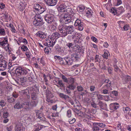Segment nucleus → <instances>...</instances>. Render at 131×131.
Wrapping results in <instances>:
<instances>
[{
  "instance_id": "obj_16",
  "label": "nucleus",
  "mask_w": 131,
  "mask_h": 131,
  "mask_svg": "<svg viewBox=\"0 0 131 131\" xmlns=\"http://www.w3.org/2000/svg\"><path fill=\"white\" fill-rule=\"evenodd\" d=\"M45 1L48 5L51 6L55 5L57 2V0H45Z\"/></svg>"
},
{
  "instance_id": "obj_57",
  "label": "nucleus",
  "mask_w": 131,
  "mask_h": 131,
  "mask_svg": "<svg viewBox=\"0 0 131 131\" xmlns=\"http://www.w3.org/2000/svg\"><path fill=\"white\" fill-rule=\"evenodd\" d=\"M77 90L79 91H82L83 90V88L81 86H78L77 87Z\"/></svg>"
},
{
  "instance_id": "obj_10",
  "label": "nucleus",
  "mask_w": 131,
  "mask_h": 131,
  "mask_svg": "<svg viewBox=\"0 0 131 131\" xmlns=\"http://www.w3.org/2000/svg\"><path fill=\"white\" fill-rule=\"evenodd\" d=\"M7 62L4 60L0 61V71L4 70L7 68Z\"/></svg>"
},
{
  "instance_id": "obj_50",
  "label": "nucleus",
  "mask_w": 131,
  "mask_h": 131,
  "mask_svg": "<svg viewBox=\"0 0 131 131\" xmlns=\"http://www.w3.org/2000/svg\"><path fill=\"white\" fill-rule=\"evenodd\" d=\"M100 68L102 69L105 70L106 69V67L105 65L104 64H101L100 65Z\"/></svg>"
},
{
  "instance_id": "obj_2",
  "label": "nucleus",
  "mask_w": 131,
  "mask_h": 131,
  "mask_svg": "<svg viewBox=\"0 0 131 131\" xmlns=\"http://www.w3.org/2000/svg\"><path fill=\"white\" fill-rule=\"evenodd\" d=\"M66 36L68 34L72 38H74L75 37L74 35L75 32L74 31V28L72 25H70L66 26Z\"/></svg>"
},
{
  "instance_id": "obj_27",
  "label": "nucleus",
  "mask_w": 131,
  "mask_h": 131,
  "mask_svg": "<svg viewBox=\"0 0 131 131\" xmlns=\"http://www.w3.org/2000/svg\"><path fill=\"white\" fill-rule=\"evenodd\" d=\"M78 116L82 117H85L87 118V115L85 114L84 113L81 112L80 111H79L78 110Z\"/></svg>"
},
{
  "instance_id": "obj_21",
  "label": "nucleus",
  "mask_w": 131,
  "mask_h": 131,
  "mask_svg": "<svg viewBox=\"0 0 131 131\" xmlns=\"http://www.w3.org/2000/svg\"><path fill=\"white\" fill-rule=\"evenodd\" d=\"M58 10L60 12H64L66 10V6L63 4H61L58 8Z\"/></svg>"
},
{
  "instance_id": "obj_53",
  "label": "nucleus",
  "mask_w": 131,
  "mask_h": 131,
  "mask_svg": "<svg viewBox=\"0 0 131 131\" xmlns=\"http://www.w3.org/2000/svg\"><path fill=\"white\" fill-rule=\"evenodd\" d=\"M103 88L105 89L103 90V93L105 94H107L108 92V88H106L105 89L103 87Z\"/></svg>"
},
{
  "instance_id": "obj_17",
  "label": "nucleus",
  "mask_w": 131,
  "mask_h": 131,
  "mask_svg": "<svg viewBox=\"0 0 131 131\" xmlns=\"http://www.w3.org/2000/svg\"><path fill=\"white\" fill-rule=\"evenodd\" d=\"M64 60L65 61L64 65L69 66L72 64L73 60L71 58L68 57H65L64 58Z\"/></svg>"
},
{
  "instance_id": "obj_42",
  "label": "nucleus",
  "mask_w": 131,
  "mask_h": 131,
  "mask_svg": "<svg viewBox=\"0 0 131 131\" xmlns=\"http://www.w3.org/2000/svg\"><path fill=\"white\" fill-rule=\"evenodd\" d=\"M21 49L23 51H25L28 50L27 47L25 45H23L21 47Z\"/></svg>"
},
{
  "instance_id": "obj_11",
  "label": "nucleus",
  "mask_w": 131,
  "mask_h": 131,
  "mask_svg": "<svg viewBox=\"0 0 131 131\" xmlns=\"http://www.w3.org/2000/svg\"><path fill=\"white\" fill-rule=\"evenodd\" d=\"M0 45L2 46V47L5 49L7 46H9V44L8 43L7 39V37H5L4 38V40L0 42Z\"/></svg>"
},
{
  "instance_id": "obj_35",
  "label": "nucleus",
  "mask_w": 131,
  "mask_h": 131,
  "mask_svg": "<svg viewBox=\"0 0 131 131\" xmlns=\"http://www.w3.org/2000/svg\"><path fill=\"white\" fill-rule=\"evenodd\" d=\"M71 58L73 59L79 58V54L76 53H73L71 55Z\"/></svg>"
},
{
  "instance_id": "obj_40",
  "label": "nucleus",
  "mask_w": 131,
  "mask_h": 131,
  "mask_svg": "<svg viewBox=\"0 0 131 131\" xmlns=\"http://www.w3.org/2000/svg\"><path fill=\"white\" fill-rule=\"evenodd\" d=\"M0 34L1 35L4 36L6 34V31L4 29L2 28L0 30Z\"/></svg>"
},
{
  "instance_id": "obj_13",
  "label": "nucleus",
  "mask_w": 131,
  "mask_h": 131,
  "mask_svg": "<svg viewBox=\"0 0 131 131\" xmlns=\"http://www.w3.org/2000/svg\"><path fill=\"white\" fill-rule=\"evenodd\" d=\"M110 109L112 111H114L118 108L119 106L117 103H111L110 105Z\"/></svg>"
},
{
  "instance_id": "obj_60",
  "label": "nucleus",
  "mask_w": 131,
  "mask_h": 131,
  "mask_svg": "<svg viewBox=\"0 0 131 131\" xmlns=\"http://www.w3.org/2000/svg\"><path fill=\"white\" fill-rule=\"evenodd\" d=\"M99 55H96L95 57V62H98L99 60L100 59L99 58Z\"/></svg>"
},
{
  "instance_id": "obj_15",
  "label": "nucleus",
  "mask_w": 131,
  "mask_h": 131,
  "mask_svg": "<svg viewBox=\"0 0 131 131\" xmlns=\"http://www.w3.org/2000/svg\"><path fill=\"white\" fill-rule=\"evenodd\" d=\"M37 36L41 38H45L47 36V34L45 32L39 31L36 33Z\"/></svg>"
},
{
  "instance_id": "obj_7",
  "label": "nucleus",
  "mask_w": 131,
  "mask_h": 131,
  "mask_svg": "<svg viewBox=\"0 0 131 131\" xmlns=\"http://www.w3.org/2000/svg\"><path fill=\"white\" fill-rule=\"evenodd\" d=\"M54 83H56V85L58 87H64V84L63 83L62 80H60L59 78H56L54 79Z\"/></svg>"
},
{
  "instance_id": "obj_8",
  "label": "nucleus",
  "mask_w": 131,
  "mask_h": 131,
  "mask_svg": "<svg viewBox=\"0 0 131 131\" xmlns=\"http://www.w3.org/2000/svg\"><path fill=\"white\" fill-rule=\"evenodd\" d=\"M72 18H71L70 16H68L67 15H65L61 19V21L67 24L69 23L72 20Z\"/></svg>"
},
{
  "instance_id": "obj_46",
  "label": "nucleus",
  "mask_w": 131,
  "mask_h": 131,
  "mask_svg": "<svg viewBox=\"0 0 131 131\" xmlns=\"http://www.w3.org/2000/svg\"><path fill=\"white\" fill-rule=\"evenodd\" d=\"M75 121V118H73L69 119V122L70 124H73Z\"/></svg>"
},
{
  "instance_id": "obj_51",
  "label": "nucleus",
  "mask_w": 131,
  "mask_h": 131,
  "mask_svg": "<svg viewBox=\"0 0 131 131\" xmlns=\"http://www.w3.org/2000/svg\"><path fill=\"white\" fill-rule=\"evenodd\" d=\"M67 116L69 117H70L71 116V111L70 110H68L67 111Z\"/></svg>"
},
{
  "instance_id": "obj_58",
  "label": "nucleus",
  "mask_w": 131,
  "mask_h": 131,
  "mask_svg": "<svg viewBox=\"0 0 131 131\" xmlns=\"http://www.w3.org/2000/svg\"><path fill=\"white\" fill-rule=\"evenodd\" d=\"M88 11H86V13L87 14H88L89 15H92V10H91L90 9L88 8Z\"/></svg>"
},
{
  "instance_id": "obj_9",
  "label": "nucleus",
  "mask_w": 131,
  "mask_h": 131,
  "mask_svg": "<svg viewBox=\"0 0 131 131\" xmlns=\"http://www.w3.org/2000/svg\"><path fill=\"white\" fill-rule=\"evenodd\" d=\"M56 41V40L55 39L52 40L50 38V40L47 41V42L45 43L44 45L46 46L52 47L54 45Z\"/></svg>"
},
{
  "instance_id": "obj_48",
  "label": "nucleus",
  "mask_w": 131,
  "mask_h": 131,
  "mask_svg": "<svg viewBox=\"0 0 131 131\" xmlns=\"http://www.w3.org/2000/svg\"><path fill=\"white\" fill-rule=\"evenodd\" d=\"M108 52H105L103 55V57L104 58L107 59L108 56Z\"/></svg>"
},
{
  "instance_id": "obj_61",
  "label": "nucleus",
  "mask_w": 131,
  "mask_h": 131,
  "mask_svg": "<svg viewBox=\"0 0 131 131\" xmlns=\"http://www.w3.org/2000/svg\"><path fill=\"white\" fill-rule=\"evenodd\" d=\"M79 10L80 12H82L85 9L84 7L83 6H80L79 7Z\"/></svg>"
},
{
  "instance_id": "obj_3",
  "label": "nucleus",
  "mask_w": 131,
  "mask_h": 131,
  "mask_svg": "<svg viewBox=\"0 0 131 131\" xmlns=\"http://www.w3.org/2000/svg\"><path fill=\"white\" fill-rule=\"evenodd\" d=\"M30 70L28 69L22 68L20 67L17 68L15 70V72L16 74L21 75H26L30 72Z\"/></svg>"
},
{
  "instance_id": "obj_36",
  "label": "nucleus",
  "mask_w": 131,
  "mask_h": 131,
  "mask_svg": "<svg viewBox=\"0 0 131 131\" xmlns=\"http://www.w3.org/2000/svg\"><path fill=\"white\" fill-rule=\"evenodd\" d=\"M113 67L114 68V70L116 72L118 73H119L121 72V70L119 68L116 64L113 65Z\"/></svg>"
},
{
  "instance_id": "obj_64",
  "label": "nucleus",
  "mask_w": 131,
  "mask_h": 131,
  "mask_svg": "<svg viewBox=\"0 0 131 131\" xmlns=\"http://www.w3.org/2000/svg\"><path fill=\"white\" fill-rule=\"evenodd\" d=\"M63 98L67 101H68V100H69V99H70V97L66 95H64Z\"/></svg>"
},
{
  "instance_id": "obj_4",
  "label": "nucleus",
  "mask_w": 131,
  "mask_h": 131,
  "mask_svg": "<svg viewBox=\"0 0 131 131\" xmlns=\"http://www.w3.org/2000/svg\"><path fill=\"white\" fill-rule=\"evenodd\" d=\"M66 26L63 25H60L58 27V29L61 33V34L62 37H64L66 36Z\"/></svg>"
},
{
  "instance_id": "obj_45",
  "label": "nucleus",
  "mask_w": 131,
  "mask_h": 131,
  "mask_svg": "<svg viewBox=\"0 0 131 131\" xmlns=\"http://www.w3.org/2000/svg\"><path fill=\"white\" fill-rule=\"evenodd\" d=\"M9 115V114L7 112H5L3 113V117L4 118H7Z\"/></svg>"
},
{
  "instance_id": "obj_52",
  "label": "nucleus",
  "mask_w": 131,
  "mask_h": 131,
  "mask_svg": "<svg viewBox=\"0 0 131 131\" xmlns=\"http://www.w3.org/2000/svg\"><path fill=\"white\" fill-rule=\"evenodd\" d=\"M15 100L14 99L13 97H10L7 99V101L10 103L13 102Z\"/></svg>"
},
{
  "instance_id": "obj_31",
  "label": "nucleus",
  "mask_w": 131,
  "mask_h": 131,
  "mask_svg": "<svg viewBox=\"0 0 131 131\" xmlns=\"http://www.w3.org/2000/svg\"><path fill=\"white\" fill-rule=\"evenodd\" d=\"M47 97L52 98L54 97L53 95L50 92H49L48 90H47L46 91Z\"/></svg>"
},
{
  "instance_id": "obj_28",
  "label": "nucleus",
  "mask_w": 131,
  "mask_h": 131,
  "mask_svg": "<svg viewBox=\"0 0 131 131\" xmlns=\"http://www.w3.org/2000/svg\"><path fill=\"white\" fill-rule=\"evenodd\" d=\"M68 82H67V83L68 84H75V80L74 79L70 77L68 78Z\"/></svg>"
},
{
  "instance_id": "obj_1",
  "label": "nucleus",
  "mask_w": 131,
  "mask_h": 131,
  "mask_svg": "<svg viewBox=\"0 0 131 131\" xmlns=\"http://www.w3.org/2000/svg\"><path fill=\"white\" fill-rule=\"evenodd\" d=\"M38 102V100L35 101L33 100L30 103L28 102H25L23 103V104L25 105V107H24L23 109L25 111H28L29 110L30 107L36 106Z\"/></svg>"
},
{
  "instance_id": "obj_26",
  "label": "nucleus",
  "mask_w": 131,
  "mask_h": 131,
  "mask_svg": "<svg viewBox=\"0 0 131 131\" xmlns=\"http://www.w3.org/2000/svg\"><path fill=\"white\" fill-rule=\"evenodd\" d=\"M104 130V129H101L99 127L97 126V125H95L94 124V123L93 124L92 129L93 131H100V130L102 131Z\"/></svg>"
},
{
  "instance_id": "obj_37",
  "label": "nucleus",
  "mask_w": 131,
  "mask_h": 131,
  "mask_svg": "<svg viewBox=\"0 0 131 131\" xmlns=\"http://www.w3.org/2000/svg\"><path fill=\"white\" fill-rule=\"evenodd\" d=\"M117 23L119 25V26L121 29H122V27L124 26L125 23L124 21H118L117 22Z\"/></svg>"
},
{
  "instance_id": "obj_41",
  "label": "nucleus",
  "mask_w": 131,
  "mask_h": 131,
  "mask_svg": "<svg viewBox=\"0 0 131 131\" xmlns=\"http://www.w3.org/2000/svg\"><path fill=\"white\" fill-rule=\"evenodd\" d=\"M98 91H95L91 94V96L92 97L94 98L96 97L98 94Z\"/></svg>"
},
{
  "instance_id": "obj_62",
  "label": "nucleus",
  "mask_w": 131,
  "mask_h": 131,
  "mask_svg": "<svg viewBox=\"0 0 131 131\" xmlns=\"http://www.w3.org/2000/svg\"><path fill=\"white\" fill-rule=\"evenodd\" d=\"M52 117H56L58 116V113L56 112L52 113L51 115Z\"/></svg>"
},
{
  "instance_id": "obj_19",
  "label": "nucleus",
  "mask_w": 131,
  "mask_h": 131,
  "mask_svg": "<svg viewBox=\"0 0 131 131\" xmlns=\"http://www.w3.org/2000/svg\"><path fill=\"white\" fill-rule=\"evenodd\" d=\"M23 107H25V106L23 104V103L21 104L20 103L18 102L16 103L14 107L15 109H19Z\"/></svg>"
},
{
  "instance_id": "obj_54",
  "label": "nucleus",
  "mask_w": 131,
  "mask_h": 131,
  "mask_svg": "<svg viewBox=\"0 0 131 131\" xmlns=\"http://www.w3.org/2000/svg\"><path fill=\"white\" fill-rule=\"evenodd\" d=\"M50 49L48 47H46L45 48L44 51L46 53H48L49 52Z\"/></svg>"
},
{
  "instance_id": "obj_25",
  "label": "nucleus",
  "mask_w": 131,
  "mask_h": 131,
  "mask_svg": "<svg viewBox=\"0 0 131 131\" xmlns=\"http://www.w3.org/2000/svg\"><path fill=\"white\" fill-rule=\"evenodd\" d=\"M33 24L36 26H40L43 24V22L37 21V20H34L33 21Z\"/></svg>"
},
{
  "instance_id": "obj_49",
  "label": "nucleus",
  "mask_w": 131,
  "mask_h": 131,
  "mask_svg": "<svg viewBox=\"0 0 131 131\" xmlns=\"http://www.w3.org/2000/svg\"><path fill=\"white\" fill-rule=\"evenodd\" d=\"M52 98H51L49 97H47V101L48 102H50V103H52L53 102V100L52 99Z\"/></svg>"
},
{
  "instance_id": "obj_47",
  "label": "nucleus",
  "mask_w": 131,
  "mask_h": 131,
  "mask_svg": "<svg viewBox=\"0 0 131 131\" xmlns=\"http://www.w3.org/2000/svg\"><path fill=\"white\" fill-rule=\"evenodd\" d=\"M6 104L5 102L3 100H0V105L2 106H4Z\"/></svg>"
},
{
  "instance_id": "obj_29",
  "label": "nucleus",
  "mask_w": 131,
  "mask_h": 131,
  "mask_svg": "<svg viewBox=\"0 0 131 131\" xmlns=\"http://www.w3.org/2000/svg\"><path fill=\"white\" fill-rule=\"evenodd\" d=\"M34 7L36 11L40 10L42 8L41 6L38 4H35Z\"/></svg>"
},
{
  "instance_id": "obj_6",
  "label": "nucleus",
  "mask_w": 131,
  "mask_h": 131,
  "mask_svg": "<svg viewBox=\"0 0 131 131\" xmlns=\"http://www.w3.org/2000/svg\"><path fill=\"white\" fill-rule=\"evenodd\" d=\"M83 24L80 20L77 19L74 23V26L77 27L78 30H82L83 29Z\"/></svg>"
},
{
  "instance_id": "obj_22",
  "label": "nucleus",
  "mask_w": 131,
  "mask_h": 131,
  "mask_svg": "<svg viewBox=\"0 0 131 131\" xmlns=\"http://www.w3.org/2000/svg\"><path fill=\"white\" fill-rule=\"evenodd\" d=\"M43 126H44V125H41L39 124L36 125H35V129L34 131H39L43 128Z\"/></svg>"
},
{
  "instance_id": "obj_30",
  "label": "nucleus",
  "mask_w": 131,
  "mask_h": 131,
  "mask_svg": "<svg viewBox=\"0 0 131 131\" xmlns=\"http://www.w3.org/2000/svg\"><path fill=\"white\" fill-rule=\"evenodd\" d=\"M31 98L32 100L35 101H36V100H38V97L37 94L34 92L32 93L31 94Z\"/></svg>"
},
{
  "instance_id": "obj_33",
  "label": "nucleus",
  "mask_w": 131,
  "mask_h": 131,
  "mask_svg": "<svg viewBox=\"0 0 131 131\" xmlns=\"http://www.w3.org/2000/svg\"><path fill=\"white\" fill-rule=\"evenodd\" d=\"M66 10L67 13L69 15H72L74 13L73 10L70 8H68L66 9Z\"/></svg>"
},
{
  "instance_id": "obj_23",
  "label": "nucleus",
  "mask_w": 131,
  "mask_h": 131,
  "mask_svg": "<svg viewBox=\"0 0 131 131\" xmlns=\"http://www.w3.org/2000/svg\"><path fill=\"white\" fill-rule=\"evenodd\" d=\"M35 20H37V21L40 22H43L42 19L39 14H36L34 17Z\"/></svg>"
},
{
  "instance_id": "obj_32",
  "label": "nucleus",
  "mask_w": 131,
  "mask_h": 131,
  "mask_svg": "<svg viewBox=\"0 0 131 131\" xmlns=\"http://www.w3.org/2000/svg\"><path fill=\"white\" fill-rule=\"evenodd\" d=\"M18 80L21 83H23L26 81V78L25 77H21L19 78Z\"/></svg>"
},
{
  "instance_id": "obj_12",
  "label": "nucleus",
  "mask_w": 131,
  "mask_h": 131,
  "mask_svg": "<svg viewBox=\"0 0 131 131\" xmlns=\"http://www.w3.org/2000/svg\"><path fill=\"white\" fill-rule=\"evenodd\" d=\"M36 116L37 118L41 120L44 121L45 119L44 117L42 116V114L41 111L39 110H36Z\"/></svg>"
},
{
  "instance_id": "obj_43",
  "label": "nucleus",
  "mask_w": 131,
  "mask_h": 131,
  "mask_svg": "<svg viewBox=\"0 0 131 131\" xmlns=\"http://www.w3.org/2000/svg\"><path fill=\"white\" fill-rule=\"evenodd\" d=\"M125 80V83H127L129 81H131V77L129 75H127L126 77Z\"/></svg>"
},
{
  "instance_id": "obj_55",
  "label": "nucleus",
  "mask_w": 131,
  "mask_h": 131,
  "mask_svg": "<svg viewBox=\"0 0 131 131\" xmlns=\"http://www.w3.org/2000/svg\"><path fill=\"white\" fill-rule=\"evenodd\" d=\"M5 49L6 50L8 51V53L9 54H10L11 53V50H10L11 48H9V46H7L6 48H5Z\"/></svg>"
},
{
  "instance_id": "obj_44",
  "label": "nucleus",
  "mask_w": 131,
  "mask_h": 131,
  "mask_svg": "<svg viewBox=\"0 0 131 131\" xmlns=\"http://www.w3.org/2000/svg\"><path fill=\"white\" fill-rule=\"evenodd\" d=\"M123 110L125 113H129L130 109L128 107H126L123 108Z\"/></svg>"
},
{
  "instance_id": "obj_39",
  "label": "nucleus",
  "mask_w": 131,
  "mask_h": 131,
  "mask_svg": "<svg viewBox=\"0 0 131 131\" xmlns=\"http://www.w3.org/2000/svg\"><path fill=\"white\" fill-rule=\"evenodd\" d=\"M61 77L64 82L67 83L68 82V79L66 77L62 74L61 75Z\"/></svg>"
},
{
  "instance_id": "obj_34",
  "label": "nucleus",
  "mask_w": 131,
  "mask_h": 131,
  "mask_svg": "<svg viewBox=\"0 0 131 131\" xmlns=\"http://www.w3.org/2000/svg\"><path fill=\"white\" fill-rule=\"evenodd\" d=\"M76 87V86L74 84H70L68 86V88L70 89V90H73Z\"/></svg>"
},
{
  "instance_id": "obj_56",
  "label": "nucleus",
  "mask_w": 131,
  "mask_h": 131,
  "mask_svg": "<svg viewBox=\"0 0 131 131\" xmlns=\"http://www.w3.org/2000/svg\"><path fill=\"white\" fill-rule=\"evenodd\" d=\"M26 55L28 58H30L31 56V53L29 51H27L25 53Z\"/></svg>"
},
{
  "instance_id": "obj_24",
  "label": "nucleus",
  "mask_w": 131,
  "mask_h": 131,
  "mask_svg": "<svg viewBox=\"0 0 131 131\" xmlns=\"http://www.w3.org/2000/svg\"><path fill=\"white\" fill-rule=\"evenodd\" d=\"M104 83H106L103 87V88L105 89L106 88H108L111 86V82L108 79H106L104 81Z\"/></svg>"
},
{
  "instance_id": "obj_59",
  "label": "nucleus",
  "mask_w": 131,
  "mask_h": 131,
  "mask_svg": "<svg viewBox=\"0 0 131 131\" xmlns=\"http://www.w3.org/2000/svg\"><path fill=\"white\" fill-rule=\"evenodd\" d=\"M129 27V26L127 25H125L123 27L124 30L125 31L127 30L128 29Z\"/></svg>"
},
{
  "instance_id": "obj_5",
  "label": "nucleus",
  "mask_w": 131,
  "mask_h": 131,
  "mask_svg": "<svg viewBox=\"0 0 131 131\" xmlns=\"http://www.w3.org/2000/svg\"><path fill=\"white\" fill-rule=\"evenodd\" d=\"M44 18L45 20L49 23L52 24L54 21L53 14H48L45 16Z\"/></svg>"
},
{
  "instance_id": "obj_38",
  "label": "nucleus",
  "mask_w": 131,
  "mask_h": 131,
  "mask_svg": "<svg viewBox=\"0 0 131 131\" xmlns=\"http://www.w3.org/2000/svg\"><path fill=\"white\" fill-rule=\"evenodd\" d=\"M98 105L101 108H104L106 106V104L103 103L102 101H100L98 103Z\"/></svg>"
},
{
  "instance_id": "obj_18",
  "label": "nucleus",
  "mask_w": 131,
  "mask_h": 131,
  "mask_svg": "<svg viewBox=\"0 0 131 131\" xmlns=\"http://www.w3.org/2000/svg\"><path fill=\"white\" fill-rule=\"evenodd\" d=\"M60 36V35L58 32H55L52 34L50 37L51 39L56 40Z\"/></svg>"
},
{
  "instance_id": "obj_63",
  "label": "nucleus",
  "mask_w": 131,
  "mask_h": 131,
  "mask_svg": "<svg viewBox=\"0 0 131 131\" xmlns=\"http://www.w3.org/2000/svg\"><path fill=\"white\" fill-rule=\"evenodd\" d=\"M118 9L119 10V12L121 13L123 12L124 11V8L122 6L119 7L118 8Z\"/></svg>"
},
{
  "instance_id": "obj_20",
  "label": "nucleus",
  "mask_w": 131,
  "mask_h": 131,
  "mask_svg": "<svg viewBox=\"0 0 131 131\" xmlns=\"http://www.w3.org/2000/svg\"><path fill=\"white\" fill-rule=\"evenodd\" d=\"M94 124L95 125H97L101 128L104 129L108 128L107 126L105 124L102 123H94Z\"/></svg>"
},
{
  "instance_id": "obj_14",
  "label": "nucleus",
  "mask_w": 131,
  "mask_h": 131,
  "mask_svg": "<svg viewBox=\"0 0 131 131\" xmlns=\"http://www.w3.org/2000/svg\"><path fill=\"white\" fill-rule=\"evenodd\" d=\"M25 127L21 123L17 124L15 128V131H24L25 130Z\"/></svg>"
}]
</instances>
